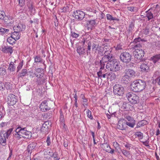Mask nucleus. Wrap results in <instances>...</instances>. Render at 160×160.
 Returning a JSON list of instances; mask_svg holds the SVG:
<instances>
[{"label":"nucleus","mask_w":160,"mask_h":160,"mask_svg":"<svg viewBox=\"0 0 160 160\" xmlns=\"http://www.w3.org/2000/svg\"><path fill=\"white\" fill-rule=\"evenodd\" d=\"M104 53L105 55L102 58V60H100L99 61H98V62L103 64H105V62H108L112 61V55L111 53V51L107 50L105 51Z\"/></svg>","instance_id":"6e6552de"},{"label":"nucleus","mask_w":160,"mask_h":160,"mask_svg":"<svg viewBox=\"0 0 160 160\" xmlns=\"http://www.w3.org/2000/svg\"><path fill=\"white\" fill-rule=\"evenodd\" d=\"M119 62L116 60L108 62L106 66V68L110 71L113 72L118 71L120 69Z\"/></svg>","instance_id":"20e7f679"},{"label":"nucleus","mask_w":160,"mask_h":160,"mask_svg":"<svg viewBox=\"0 0 160 160\" xmlns=\"http://www.w3.org/2000/svg\"><path fill=\"white\" fill-rule=\"evenodd\" d=\"M147 17L149 20L153 18V15L152 13L150 12H147Z\"/></svg>","instance_id":"a19ab883"},{"label":"nucleus","mask_w":160,"mask_h":160,"mask_svg":"<svg viewBox=\"0 0 160 160\" xmlns=\"http://www.w3.org/2000/svg\"><path fill=\"white\" fill-rule=\"evenodd\" d=\"M87 99L85 98L84 96H83V97L82 98V103L85 108H87V107L88 106V104L87 103Z\"/></svg>","instance_id":"7c9ffc66"},{"label":"nucleus","mask_w":160,"mask_h":160,"mask_svg":"<svg viewBox=\"0 0 160 160\" xmlns=\"http://www.w3.org/2000/svg\"><path fill=\"white\" fill-rule=\"evenodd\" d=\"M77 51L79 55L83 54L85 52V49L83 47H78L77 48Z\"/></svg>","instance_id":"cd10ccee"},{"label":"nucleus","mask_w":160,"mask_h":160,"mask_svg":"<svg viewBox=\"0 0 160 160\" xmlns=\"http://www.w3.org/2000/svg\"><path fill=\"white\" fill-rule=\"evenodd\" d=\"M23 65V61L22 60L19 63L17 68V72H18L22 68Z\"/></svg>","instance_id":"58836bf2"},{"label":"nucleus","mask_w":160,"mask_h":160,"mask_svg":"<svg viewBox=\"0 0 160 160\" xmlns=\"http://www.w3.org/2000/svg\"><path fill=\"white\" fill-rule=\"evenodd\" d=\"M122 45L121 44H118L116 47V49L118 50L122 49Z\"/></svg>","instance_id":"864d4df0"},{"label":"nucleus","mask_w":160,"mask_h":160,"mask_svg":"<svg viewBox=\"0 0 160 160\" xmlns=\"http://www.w3.org/2000/svg\"><path fill=\"white\" fill-rule=\"evenodd\" d=\"M7 125V122H2L0 124V127L2 128H3V127H5V126H6Z\"/></svg>","instance_id":"338daca9"},{"label":"nucleus","mask_w":160,"mask_h":160,"mask_svg":"<svg viewBox=\"0 0 160 160\" xmlns=\"http://www.w3.org/2000/svg\"><path fill=\"white\" fill-rule=\"evenodd\" d=\"M69 8L67 6H64L62 9V12H67Z\"/></svg>","instance_id":"bf43d9fd"},{"label":"nucleus","mask_w":160,"mask_h":160,"mask_svg":"<svg viewBox=\"0 0 160 160\" xmlns=\"http://www.w3.org/2000/svg\"><path fill=\"white\" fill-rule=\"evenodd\" d=\"M142 143L144 145L146 146H149V142L148 141H146L144 142H142Z\"/></svg>","instance_id":"0e129e2a"},{"label":"nucleus","mask_w":160,"mask_h":160,"mask_svg":"<svg viewBox=\"0 0 160 160\" xmlns=\"http://www.w3.org/2000/svg\"><path fill=\"white\" fill-rule=\"evenodd\" d=\"M128 10L131 12H136L137 11V8L136 7H130L128 8Z\"/></svg>","instance_id":"09e8293b"},{"label":"nucleus","mask_w":160,"mask_h":160,"mask_svg":"<svg viewBox=\"0 0 160 160\" xmlns=\"http://www.w3.org/2000/svg\"><path fill=\"white\" fill-rule=\"evenodd\" d=\"M105 64H102L98 62V61L95 62V66L96 68L100 67V70L97 73V75L99 77L101 76V75L106 72V70L104 69Z\"/></svg>","instance_id":"9b49d317"},{"label":"nucleus","mask_w":160,"mask_h":160,"mask_svg":"<svg viewBox=\"0 0 160 160\" xmlns=\"http://www.w3.org/2000/svg\"><path fill=\"white\" fill-rule=\"evenodd\" d=\"M5 88V84L1 82H0V90H3Z\"/></svg>","instance_id":"3c124183"},{"label":"nucleus","mask_w":160,"mask_h":160,"mask_svg":"<svg viewBox=\"0 0 160 160\" xmlns=\"http://www.w3.org/2000/svg\"><path fill=\"white\" fill-rule=\"evenodd\" d=\"M106 147L107 148V149L106 150V151L107 152L111 154L114 153V150L113 149H112L108 144L106 145Z\"/></svg>","instance_id":"4c0bfd02"},{"label":"nucleus","mask_w":160,"mask_h":160,"mask_svg":"<svg viewBox=\"0 0 160 160\" xmlns=\"http://www.w3.org/2000/svg\"><path fill=\"white\" fill-rule=\"evenodd\" d=\"M152 59L153 62L156 63L160 60V54H157L153 56Z\"/></svg>","instance_id":"c756f323"},{"label":"nucleus","mask_w":160,"mask_h":160,"mask_svg":"<svg viewBox=\"0 0 160 160\" xmlns=\"http://www.w3.org/2000/svg\"><path fill=\"white\" fill-rule=\"evenodd\" d=\"M25 25L22 23H19L15 25L13 27L14 31L19 32L24 31L25 30Z\"/></svg>","instance_id":"f8f14e48"},{"label":"nucleus","mask_w":160,"mask_h":160,"mask_svg":"<svg viewBox=\"0 0 160 160\" xmlns=\"http://www.w3.org/2000/svg\"><path fill=\"white\" fill-rule=\"evenodd\" d=\"M125 147L129 150L130 149V148L131 147V145L128 144H126L125 145Z\"/></svg>","instance_id":"774afa93"},{"label":"nucleus","mask_w":160,"mask_h":160,"mask_svg":"<svg viewBox=\"0 0 160 160\" xmlns=\"http://www.w3.org/2000/svg\"><path fill=\"white\" fill-rule=\"evenodd\" d=\"M131 56L128 52H124L122 53L120 56L121 61L124 63H128L131 60Z\"/></svg>","instance_id":"1a4fd4ad"},{"label":"nucleus","mask_w":160,"mask_h":160,"mask_svg":"<svg viewBox=\"0 0 160 160\" xmlns=\"http://www.w3.org/2000/svg\"><path fill=\"white\" fill-rule=\"evenodd\" d=\"M59 112L60 113V121L63 122L64 121V116L63 115L62 112L61 110L59 111Z\"/></svg>","instance_id":"49530a36"},{"label":"nucleus","mask_w":160,"mask_h":160,"mask_svg":"<svg viewBox=\"0 0 160 160\" xmlns=\"http://www.w3.org/2000/svg\"><path fill=\"white\" fill-rule=\"evenodd\" d=\"M126 118L128 121L126 122V125L129 127L133 128L135 124V121L133 118L130 116H127Z\"/></svg>","instance_id":"4468645a"},{"label":"nucleus","mask_w":160,"mask_h":160,"mask_svg":"<svg viewBox=\"0 0 160 160\" xmlns=\"http://www.w3.org/2000/svg\"><path fill=\"white\" fill-rule=\"evenodd\" d=\"M89 25L90 26L91 28H93L97 25V21L96 20H93L89 21Z\"/></svg>","instance_id":"72a5a7b5"},{"label":"nucleus","mask_w":160,"mask_h":160,"mask_svg":"<svg viewBox=\"0 0 160 160\" xmlns=\"http://www.w3.org/2000/svg\"><path fill=\"white\" fill-rule=\"evenodd\" d=\"M96 50L99 52L102 53L104 50V49L103 47L98 45L96 47Z\"/></svg>","instance_id":"c03bdc74"},{"label":"nucleus","mask_w":160,"mask_h":160,"mask_svg":"<svg viewBox=\"0 0 160 160\" xmlns=\"http://www.w3.org/2000/svg\"><path fill=\"white\" fill-rule=\"evenodd\" d=\"M108 72L105 73H103L101 75V76H99L98 77L100 78H105L106 77H108Z\"/></svg>","instance_id":"052dcab7"},{"label":"nucleus","mask_w":160,"mask_h":160,"mask_svg":"<svg viewBox=\"0 0 160 160\" xmlns=\"http://www.w3.org/2000/svg\"><path fill=\"white\" fill-rule=\"evenodd\" d=\"M34 61L35 62H42V59L40 56H37L34 58Z\"/></svg>","instance_id":"37998d69"},{"label":"nucleus","mask_w":160,"mask_h":160,"mask_svg":"<svg viewBox=\"0 0 160 160\" xmlns=\"http://www.w3.org/2000/svg\"><path fill=\"white\" fill-rule=\"evenodd\" d=\"M9 31V29L0 27V34L3 35L8 34Z\"/></svg>","instance_id":"a878e982"},{"label":"nucleus","mask_w":160,"mask_h":160,"mask_svg":"<svg viewBox=\"0 0 160 160\" xmlns=\"http://www.w3.org/2000/svg\"><path fill=\"white\" fill-rule=\"evenodd\" d=\"M71 35L73 37V38H77L79 36V34L72 32H71Z\"/></svg>","instance_id":"603ef678"},{"label":"nucleus","mask_w":160,"mask_h":160,"mask_svg":"<svg viewBox=\"0 0 160 160\" xmlns=\"http://www.w3.org/2000/svg\"><path fill=\"white\" fill-rule=\"evenodd\" d=\"M113 92L115 94L120 96L124 92V89L123 87L119 84L115 85L113 87Z\"/></svg>","instance_id":"9d476101"},{"label":"nucleus","mask_w":160,"mask_h":160,"mask_svg":"<svg viewBox=\"0 0 160 160\" xmlns=\"http://www.w3.org/2000/svg\"><path fill=\"white\" fill-rule=\"evenodd\" d=\"M34 74L37 78V82L38 84H41V82H42V78L43 77V73H35Z\"/></svg>","instance_id":"4be33fe9"},{"label":"nucleus","mask_w":160,"mask_h":160,"mask_svg":"<svg viewBox=\"0 0 160 160\" xmlns=\"http://www.w3.org/2000/svg\"><path fill=\"white\" fill-rule=\"evenodd\" d=\"M8 19L9 21L11 20V21H9L7 23V25L9 27H12L14 25V19H13L12 17H10L9 18H8Z\"/></svg>","instance_id":"473e14b6"},{"label":"nucleus","mask_w":160,"mask_h":160,"mask_svg":"<svg viewBox=\"0 0 160 160\" xmlns=\"http://www.w3.org/2000/svg\"><path fill=\"white\" fill-rule=\"evenodd\" d=\"M8 18L4 12L0 11V20H3L5 22H7V18Z\"/></svg>","instance_id":"393cba45"},{"label":"nucleus","mask_w":160,"mask_h":160,"mask_svg":"<svg viewBox=\"0 0 160 160\" xmlns=\"http://www.w3.org/2000/svg\"><path fill=\"white\" fill-rule=\"evenodd\" d=\"M121 151L122 154L125 156L128 157L130 154V152L127 151L125 150L122 149L121 150Z\"/></svg>","instance_id":"79ce46f5"},{"label":"nucleus","mask_w":160,"mask_h":160,"mask_svg":"<svg viewBox=\"0 0 160 160\" xmlns=\"http://www.w3.org/2000/svg\"><path fill=\"white\" fill-rule=\"evenodd\" d=\"M126 125V122L124 120H121L118 122L117 127L120 130H125L127 128Z\"/></svg>","instance_id":"f3484780"},{"label":"nucleus","mask_w":160,"mask_h":160,"mask_svg":"<svg viewBox=\"0 0 160 160\" xmlns=\"http://www.w3.org/2000/svg\"><path fill=\"white\" fill-rule=\"evenodd\" d=\"M116 78V75L114 73L108 72V77H107V79H109L111 81L114 80Z\"/></svg>","instance_id":"b1692460"},{"label":"nucleus","mask_w":160,"mask_h":160,"mask_svg":"<svg viewBox=\"0 0 160 160\" xmlns=\"http://www.w3.org/2000/svg\"><path fill=\"white\" fill-rule=\"evenodd\" d=\"M5 85V88L6 87L7 89L11 90L12 88V84L9 82H6Z\"/></svg>","instance_id":"ea45409f"},{"label":"nucleus","mask_w":160,"mask_h":160,"mask_svg":"<svg viewBox=\"0 0 160 160\" xmlns=\"http://www.w3.org/2000/svg\"><path fill=\"white\" fill-rule=\"evenodd\" d=\"M126 96L128 101L131 103L136 104L139 102V98L138 96L132 92H129L127 93Z\"/></svg>","instance_id":"0eeeda50"},{"label":"nucleus","mask_w":160,"mask_h":160,"mask_svg":"<svg viewBox=\"0 0 160 160\" xmlns=\"http://www.w3.org/2000/svg\"><path fill=\"white\" fill-rule=\"evenodd\" d=\"M147 123V121L145 120L140 121L137 125V128H139L140 127L143 126Z\"/></svg>","instance_id":"2f4dec72"},{"label":"nucleus","mask_w":160,"mask_h":160,"mask_svg":"<svg viewBox=\"0 0 160 160\" xmlns=\"http://www.w3.org/2000/svg\"><path fill=\"white\" fill-rule=\"evenodd\" d=\"M146 83L143 80L138 79L133 82L131 84V88L134 92H140L146 87Z\"/></svg>","instance_id":"7ed1b4c3"},{"label":"nucleus","mask_w":160,"mask_h":160,"mask_svg":"<svg viewBox=\"0 0 160 160\" xmlns=\"http://www.w3.org/2000/svg\"><path fill=\"white\" fill-rule=\"evenodd\" d=\"M132 108V107L129 104V103L126 102H124L121 107V108L126 111L131 110Z\"/></svg>","instance_id":"aec40b11"},{"label":"nucleus","mask_w":160,"mask_h":160,"mask_svg":"<svg viewBox=\"0 0 160 160\" xmlns=\"http://www.w3.org/2000/svg\"><path fill=\"white\" fill-rule=\"evenodd\" d=\"M135 72L133 70L126 69L125 71V74L122 78V80L124 81L123 82L127 83L129 82L132 78L135 77Z\"/></svg>","instance_id":"423d86ee"},{"label":"nucleus","mask_w":160,"mask_h":160,"mask_svg":"<svg viewBox=\"0 0 160 160\" xmlns=\"http://www.w3.org/2000/svg\"><path fill=\"white\" fill-rule=\"evenodd\" d=\"M13 128H10L6 132L2 131L0 132V144L5 146L6 144V139H7L12 131Z\"/></svg>","instance_id":"39448f33"},{"label":"nucleus","mask_w":160,"mask_h":160,"mask_svg":"<svg viewBox=\"0 0 160 160\" xmlns=\"http://www.w3.org/2000/svg\"><path fill=\"white\" fill-rule=\"evenodd\" d=\"M150 63L145 62H143L140 66V68L142 72H148L150 70Z\"/></svg>","instance_id":"2eb2a0df"},{"label":"nucleus","mask_w":160,"mask_h":160,"mask_svg":"<svg viewBox=\"0 0 160 160\" xmlns=\"http://www.w3.org/2000/svg\"><path fill=\"white\" fill-rule=\"evenodd\" d=\"M40 108L41 110L43 112H45L48 110L50 109V108L48 107V105H40Z\"/></svg>","instance_id":"bb28decb"},{"label":"nucleus","mask_w":160,"mask_h":160,"mask_svg":"<svg viewBox=\"0 0 160 160\" xmlns=\"http://www.w3.org/2000/svg\"><path fill=\"white\" fill-rule=\"evenodd\" d=\"M156 81L158 84L160 85V76L156 79Z\"/></svg>","instance_id":"69168bd1"},{"label":"nucleus","mask_w":160,"mask_h":160,"mask_svg":"<svg viewBox=\"0 0 160 160\" xmlns=\"http://www.w3.org/2000/svg\"><path fill=\"white\" fill-rule=\"evenodd\" d=\"M51 157H52L54 158L55 160H58L59 159L58 158H57V153H54L52 156L51 155H50Z\"/></svg>","instance_id":"13d9d810"},{"label":"nucleus","mask_w":160,"mask_h":160,"mask_svg":"<svg viewBox=\"0 0 160 160\" xmlns=\"http://www.w3.org/2000/svg\"><path fill=\"white\" fill-rule=\"evenodd\" d=\"M12 39L11 38V36L10 37H9L7 39V41L10 44H12L14 42V41L13 40H12Z\"/></svg>","instance_id":"6e6d98bb"},{"label":"nucleus","mask_w":160,"mask_h":160,"mask_svg":"<svg viewBox=\"0 0 160 160\" xmlns=\"http://www.w3.org/2000/svg\"><path fill=\"white\" fill-rule=\"evenodd\" d=\"M8 99V102L12 105L15 104L17 102V99L15 96L13 94H10Z\"/></svg>","instance_id":"dca6fc26"},{"label":"nucleus","mask_w":160,"mask_h":160,"mask_svg":"<svg viewBox=\"0 0 160 160\" xmlns=\"http://www.w3.org/2000/svg\"><path fill=\"white\" fill-rule=\"evenodd\" d=\"M36 146V144L35 143H32L30 144L28 147L27 151L28 153H31L32 151L33 150Z\"/></svg>","instance_id":"5701e85b"},{"label":"nucleus","mask_w":160,"mask_h":160,"mask_svg":"<svg viewBox=\"0 0 160 160\" xmlns=\"http://www.w3.org/2000/svg\"><path fill=\"white\" fill-rule=\"evenodd\" d=\"M31 133L25 128L18 127L15 130V132L13 133L14 138L16 140H22L24 139H28L31 136Z\"/></svg>","instance_id":"f03ea898"},{"label":"nucleus","mask_w":160,"mask_h":160,"mask_svg":"<svg viewBox=\"0 0 160 160\" xmlns=\"http://www.w3.org/2000/svg\"><path fill=\"white\" fill-rule=\"evenodd\" d=\"M87 115V117L91 119H92L93 118V117L92 115L91 112L89 110H88L86 112Z\"/></svg>","instance_id":"a18cd8bd"},{"label":"nucleus","mask_w":160,"mask_h":160,"mask_svg":"<svg viewBox=\"0 0 160 160\" xmlns=\"http://www.w3.org/2000/svg\"><path fill=\"white\" fill-rule=\"evenodd\" d=\"M25 4V0H19V4L20 6H23Z\"/></svg>","instance_id":"4d7b16f0"},{"label":"nucleus","mask_w":160,"mask_h":160,"mask_svg":"<svg viewBox=\"0 0 160 160\" xmlns=\"http://www.w3.org/2000/svg\"><path fill=\"white\" fill-rule=\"evenodd\" d=\"M141 40L140 38H135L134 39L133 43H135L133 48L135 49L133 52V55L135 60L138 62L140 61L143 57L144 54V51L140 48L141 47L140 41Z\"/></svg>","instance_id":"f257e3e1"},{"label":"nucleus","mask_w":160,"mask_h":160,"mask_svg":"<svg viewBox=\"0 0 160 160\" xmlns=\"http://www.w3.org/2000/svg\"><path fill=\"white\" fill-rule=\"evenodd\" d=\"M6 71L5 68H0V75H3L5 74Z\"/></svg>","instance_id":"8fccbe9b"},{"label":"nucleus","mask_w":160,"mask_h":160,"mask_svg":"<svg viewBox=\"0 0 160 160\" xmlns=\"http://www.w3.org/2000/svg\"><path fill=\"white\" fill-rule=\"evenodd\" d=\"M106 18L108 20L110 21L114 20L118 21V20L117 18L113 17L111 15L108 14L106 15Z\"/></svg>","instance_id":"f704fd0d"},{"label":"nucleus","mask_w":160,"mask_h":160,"mask_svg":"<svg viewBox=\"0 0 160 160\" xmlns=\"http://www.w3.org/2000/svg\"><path fill=\"white\" fill-rule=\"evenodd\" d=\"M2 50L6 53H10L11 54L13 52L12 48L9 46H2Z\"/></svg>","instance_id":"a211bd4d"},{"label":"nucleus","mask_w":160,"mask_h":160,"mask_svg":"<svg viewBox=\"0 0 160 160\" xmlns=\"http://www.w3.org/2000/svg\"><path fill=\"white\" fill-rule=\"evenodd\" d=\"M15 65V64L13 62H11L9 64L8 69L11 72L15 71L16 67Z\"/></svg>","instance_id":"c85d7f7f"},{"label":"nucleus","mask_w":160,"mask_h":160,"mask_svg":"<svg viewBox=\"0 0 160 160\" xmlns=\"http://www.w3.org/2000/svg\"><path fill=\"white\" fill-rule=\"evenodd\" d=\"M143 32L144 34L146 35H148L149 33V29L148 28H145Z\"/></svg>","instance_id":"e2e57ef3"},{"label":"nucleus","mask_w":160,"mask_h":160,"mask_svg":"<svg viewBox=\"0 0 160 160\" xmlns=\"http://www.w3.org/2000/svg\"><path fill=\"white\" fill-rule=\"evenodd\" d=\"M75 18L77 19L82 20L84 18L85 13L82 11L80 10H77L74 12Z\"/></svg>","instance_id":"ddd939ff"},{"label":"nucleus","mask_w":160,"mask_h":160,"mask_svg":"<svg viewBox=\"0 0 160 160\" xmlns=\"http://www.w3.org/2000/svg\"><path fill=\"white\" fill-rule=\"evenodd\" d=\"M136 135L140 139L143 138V133L140 132H138L136 133Z\"/></svg>","instance_id":"de8ad7c7"},{"label":"nucleus","mask_w":160,"mask_h":160,"mask_svg":"<svg viewBox=\"0 0 160 160\" xmlns=\"http://www.w3.org/2000/svg\"><path fill=\"white\" fill-rule=\"evenodd\" d=\"M36 72L37 73H42V71L43 69L41 68H38L36 69Z\"/></svg>","instance_id":"680f3d73"},{"label":"nucleus","mask_w":160,"mask_h":160,"mask_svg":"<svg viewBox=\"0 0 160 160\" xmlns=\"http://www.w3.org/2000/svg\"><path fill=\"white\" fill-rule=\"evenodd\" d=\"M29 11L31 12H34L35 8H34L32 3H29L27 5Z\"/></svg>","instance_id":"c9c22d12"},{"label":"nucleus","mask_w":160,"mask_h":160,"mask_svg":"<svg viewBox=\"0 0 160 160\" xmlns=\"http://www.w3.org/2000/svg\"><path fill=\"white\" fill-rule=\"evenodd\" d=\"M49 126V122L48 121L45 122L42 125L40 129L41 132H46L48 131Z\"/></svg>","instance_id":"6ab92c4d"},{"label":"nucleus","mask_w":160,"mask_h":160,"mask_svg":"<svg viewBox=\"0 0 160 160\" xmlns=\"http://www.w3.org/2000/svg\"><path fill=\"white\" fill-rule=\"evenodd\" d=\"M19 32L17 31H14V32L11 34V38L16 41L19 39L21 36V34Z\"/></svg>","instance_id":"412c9836"},{"label":"nucleus","mask_w":160,"mask_h":160,"mask_svg":"<svg viewBox=\"0 0 160 160\" xmlns=\"http://www.w3.org/2000/svg\"><path fill=\"white\" fill-rule=\"evenodd\" d=\"M28 72L27 69H23L21 72L19 73V77H24L26 76Z\"/></svg>","instance_id":"e433bc0d"},{"label":"nucleus","mask_w":160,"mask_h":160,"mask_svg":"<svg viewBox=\"0 0 160 160\" xmlns=\"http://www.w3.org/2000/svg\"><path fill=\"white\" fill-rule=\"evenodd\" d=\"M46 142H47V145L48 146H49L50 145V144L51 143V142L50 139V137H49V136H48L47 137Z\"/></svg>","instance_id":"5fc2aeb1"}]
</instances>
